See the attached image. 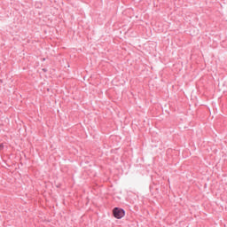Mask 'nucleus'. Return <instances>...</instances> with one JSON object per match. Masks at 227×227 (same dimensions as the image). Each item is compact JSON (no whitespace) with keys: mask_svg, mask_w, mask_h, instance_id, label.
<instances>
[{"mask_svg":"<svg viewBox=\"0 0 227 227\" xmlns=\"http://www.w3.org/2000/svg\"><path fill=\"white\" fill-rule=\"evenodd\" d=\"M114 217L116 219H121L125 216V211L121 208L115 207L113 210Z\"/></svg>","mask_w":227,"mask_h":227,"instance_id":"1","label":"nucleus"},{"mask_svg":"<svg viewBox=\"0 0 227 227\" xmlns=\"http://www.w3.org/2000/svg\"><path fill=\"white\" fill-rule=\"evenodd\" d=\"M0 150H3V145H0Z\"/></svg>","mask_w":227,"mask_h":227,"instance_id":"2","label":"nucleus"}]
</instances>
